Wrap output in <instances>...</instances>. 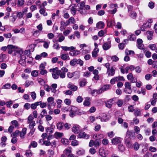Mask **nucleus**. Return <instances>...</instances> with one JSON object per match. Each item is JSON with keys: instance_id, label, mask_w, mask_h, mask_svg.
Segmentation results:
<instances>
[{"instance_id": "nucleus-1", "label": "nucleus", "mask_w": 157, "mask_h": 157, "mask_svg": "<svg viewBox=\"0 0 157 157\" xmlns=\"http://www.w3.org/2000/svg\"><path fill=\"white\" fill-rule=\"evenodd\" d=\"M131 141V138L129 137H127L126 136L125 138V143L126 144V146L130 148H131L132 147Z\"/></svg>"}, {"instance_id": "nucleus-2", "label": "nucleus", "mask_w": 157, "mask_h": 157, "mask_svg": "<svg viewBox=\"0 0 157 157\" xmlns=\"http://www.w3.org/2000/svg\"><path fill=\"white\" fill-rule=\"evenodd\" d=\"M115 72V69L112 67L109 70L107 71L106 74H108V76H112L114 75Z\"/></svg>"}, {"instance_id": "nucleus-3", "label": "nucleus", "mask_w": 157, "mask_h": 157, "mask_svg": "<svg viewBox=\"0 0 157 157\" xmlns=\"http://www.w3.org/2000/svg\"><path fill=\"white\" fill-rule=\"evenodd\" d=\"M121 138L118 137H116L112 139V143L113 145H117L121 143Z\"/></svg>"}, {"instance_id": "nucleus-4", "label": "nucleus", "mask_w": 157, "mask_h": 157, "mask_svg": "<svg viewBox=\"0 0 157 157\" xmlns=\"http://www.w3.org/2000/svg\"><path fill=\"white\" fill-rule=\"evenodd\" d=\"M71 111H72L78 115H81L82 113L79 111V109L75 106H73L71 108Z\"/></svg>"}, {"instance_id": "nucleus-5", "label": "nucleus", "mask_w": 157, "mask_h": 157, "mask_svg": "<svg viewBox=\"0 0 157 157\" xmlns=\"http://www.w3.org/2000/svg\"><path fill=\"white\" fill-rule=\"evenodd\" d=\"M111 47V44L110 42H105L102 46L103 49L105 50H108Z\"/></svg>"}, {"instance_id": "nucleus-6", "label": "nucleus", "mask_w": 157, "mask_h": 157, "mask_svg": "<svg viewBox=\"0 0 157 157\" xmlns=\"http://www.w3.org/2000/svg\"><path fill=\"white\" fill-rule=\"evenodd\" d=\"M111 85L110 84H106L103 85L101 88L102 93L105 91H107L110 89Z\"/></svg>"}, {"instance_id": "nucleus-7", "label": "nucleus", "mask_w": 157, "mask_h": 157, "mask_svg": "<svg viewBox=\"0 0 157 157\" xmlns=\"http://www.w3.org/2000/svg\"><path fill=\"white\" fill-rule=\"evenodd\" d=\"M72 130L74 133H78L79 131V126L78 125L74 124L72 128Z\"/></svg>"}, {"instance_id": "nucleus-8", "label": "nucleus", "mask_w": 157, "mask_h": 157, "mask_svg": "<svg viewBox=\"0 0 157 157\" xmlns=\"http://www.w3.org/2000/svg\"><path fill=\"white\" fill-rule=\"evenodd\" d=\"M67 87L70 90L73 91H75L77 90L78 87L75 85L72 84L71 83H69L67 85Z\"/></svg>"}, {"instance_id": "nucleus-9", "label": "nucleus", "mask_w": 157, "mask_h": 157, "mask_svg": "<svg viewBox=\"0 0 157 157\" xmlns=\"http://www.w3.org/2000/svg\"><path fill=\"white\" fill-rule=\"evenodd\" d=\"M105 24L102 21H99L96 24V28L98 29H101L104 28Z\"/></svg>"}, {"instance_id": "nucleus-10", "label": "nucleus", "mask_w": 157, "mask_h": 157, "mask_svg": "<svg viewBox=\"0 0 157 157\" xmlns=\"http://www.w3.org/2000/svg\"><path fill=\"white\" fill-rule=\"evenodd\" d=\"M15 52L14 55H16V53L21 55L23 53V51L21 49L15 46V49L14 50Z\"/></svg>"}, {"instance_id": "nucleus-11", "label": "nucleus", "mask_w": 157, "mask_h": 157, "mask_svg": "<svg viewBox=\"0 0 157 157\" xmlns=\"http://www.w3.org/2000/svg\"><path fill=\"white\" fill-rule=\"evenodd\" d=\"M99 153L101 156L106 157L108 155L107 153L105 152V151L103 148H100L99 151Z\"/></svg>"}, {"instance_id": "nucleus-12", "label": "nucleus", "mask_w": 157, "mask_h": 157, "mask_svg": "<svg viewBox=\"0 0 157 157\" xmlns=\"http://www.w3.org/2000/svg\"><path fill=\"white\" fill-rule=\"evenodd\" d=\"M127 137H129V138H134L135 136V134L132 131H128L126 133Z\"/></svg>"}, {"instance_id": "nucleus-13", "label": "nucleus", "mask_w": 157, "mask_h": 157, "mask_svg": "<svg viewBox=\"0 0 157 157\" xmlns=\"http://www.w3.org/2000/svg\"><path fill=\"white\" fill-rule=\"evenodd\" d=\"M78 137L79 138H84L88 139L89 137L88 135H86L85 132H81L78 135Z\"/></svg>"}, {"instance_id": "nucleus-14", "label": "nucleus", "mask_w": 157, "mask_h": 157, "mask_svg": "<svg viewBox=\"0 0 157 157\" xmlns=\"http://www.w3.org/2000/svg\"><path fill=\"white\" fill-rule=\"evenodd\" d=\"M109 119L108 116L105 114H103L101 117V121L102 122H106Z\"/></svg>"}, {"instance_id": "nucleus-15", "label": "nucleus", "mask_w": 157, "mask_h": 157, "mask_svg": "<svg viewBox=\"0 0 157 157\" xmlns=\"http://www.w3.org/2000/svg\"><path fill=\"white\" fill-rule=\"evenodd\" d=\"M94 145L96 147H98L101 144V140L95 138V141H94Z\"/></svg>"}, {"instance_id": "nucleus-16", "label": "nucleus", "mask_w": 157, "mask_h": 157, "mask_svg": "<svg viewBox=\"0 0 157 157\" xmlns=\"http://www.w3.org/2000/svg\"><path fill=\"white\" fill-rule=\"evenodd\" d=\"M60 71H58L56 72L52 73V76L54 79H57L59 78V74L60 73Z\"/></svg>"}, {"instance_id": "nucleus-17", "label": "nucleus", "mask_w": 157, "mask_h": 157, "mask_svg": "<svg viewBox=\"0 0 157 157\" xmlns=\"http://www.w3.org/2000/svg\"><path fill=\"white\" fill-rule=\"evenodd\" d=\"M87 100H85L83 102V105L85 106H89L90 103V98L89 97H87L86 98Z\"/></svg>"}, {"instance_id": "nucleus-18", "label": "nucleus", "mask_w": 157, "mask_h": 157, "mask_svg": "<svg viewBox=\"0 0 157 157\" xmlns=\"http://www.w3.org/2000/svg\"><path fill=\"white\" fill-rule=\"evenodd\" d=\"M6 56L5 54L1 53L0 54V62H3L6 58Z\"/></svg>"}, {"instance_id": "nucleus-19", "label": "nucleus", "mask_w": 157, "mask_h": 157, "mask_svg": "<svg viewBox=\"0 0 157 157\" xmlns=\"http://www.w3.org/2000/svg\"><path fill=\"white\" fill-rule=\"evenodd\" d=\"M64 126V123L63 122H59L58 123L56 126L58 129L61 130L63 128Z\"/></svg>"}, {"instance_id": "nucleus-20", "label": "nucleus", "mask_w": 157, "mask_h": 157, "mask_svg": "<svg viewBox=\"0 0 157 157\" xmlns=\"http://www.w3.org/2000/svg\"><path fill=\"white\" fill-rule=\"evenodd\" d=\"M99 49L98 48H95L94 51L92 52V56L93 57H96L98 56V52Z\"/></svg>"}, {"instance_id": "nucleus-21", "label": "nucleus", "mask_w": 157, "mask_h": 157, "mask_svg": "<svg viewBox=\"0 0 157 157\" xmlns=\"http://www.w3.org/2000/svg\"><path fill=\"white\" fill-rule=\"evenodd\" d=\"M128 38L129 40L132 41H135L136 39V36L134 34H132L128 36Z\"/></svg>"}, {"instance_id": "nucleus-22", "label": "nucleus", "mask_w": 157, "mask_h": 157, "mask_svg": "<svg viewBox=\"0 0 157 157\" xmlns=\"http://www.w3.org/2000/svg\"><path fill=\"white\" fill-rule=\"evenodd\" d=\"M61 141L62 144L65 145H67L69 143L68 140L65 138H62Z\"/></svg>"}, {"instance_id": "nucleus-23", "label": "nucleus", "mask_w": 157, "mask_h": 157, "mask_svg": "<svg viewBox=\"0 0 157 157\" xmlns=\"http://www.w3.org/2000/svg\"><path fill=\"white\" fill-rule=\"evenodd\" d=\"M87 83L86 82V79H83V80L79 82V85L81 87H83L85 86L86 85V83Z\"/></svg>"}, {"instance_id": "nucleus-24", "label": "nucleus", "mask_w": 157, "mask_h": 157, "mask_svg": "<svg viewBox=\"0 0 157 157\" xmlns=\"http://www.w3.org/2000/svg\"><path fill=\"white\" fill-rule=\"evenodd\" d=\"M85 151L83 149H81L76 152L77 154L78 155H81L85 154Z\"/></svg>"}, {"instance_id": "nucleus-25", "label": "nucleus", "mask_w": 157, "mask_h": 157, "mask_svg": "<svg viewBox=\"0 0 157 157\" xmlns=\"http://www.w3.org/2000/svg\"><path fill=\"white\" fill-rule=\"evenodd\" d=\"M36 45L33 44H30L29 46V53H31V52H33L34 50V48Z\"/></svg>"}, {"instance_id": "nucleus-26", "label": "nucleus", "mask_w": 157, "mask_h": 157, "mask_svg": "<svg viewBox=\"0 0 157 157\" xmlns=\"http://www.w3.org/2000/svg\"><path fill=\"white\" fill-rule=\"evenodd\" d=\"M79 52L78 50L72 51L69 52V54L71 56H77Z\"/></svg>"}, {"instance_id": "nucleus-27", "label": "nucleus", "mask_w": 157, "mask_h": 157, "mask_svg": "<svg viewBox=\"0 0 157 157\" xmlns=\"http://www.w3.org/2000/svg\"><path fill=\"white\" fill-rule=\"evenodd\" d=\"M49 131L48 134H51L53 133L54 131V128H51V127H48L46 129V132L48 133Z\"/></svg>"}, {"instance_id": "nucleus-28", "label": "nucleus", "mask_w": 157, "mask_h": 157, "mask_svg": "<svg viewBox=\"0 0 157 157\" xmlns=\"http://www.w3.org/2000/svg\"><path fill=\"white\" fill-rule=\"evenodd\" d=\"M118 148L120 151L123 152L125 150V147L122 144H120L118 146Z\"/></svg>"}, {"instance_id": "nucleus-29", "label": "nucleus", "mask_w": 157, "mask_h": 157, "mask_svg": "<svg viewBox=\"0 0 157 157\" xmlns=\"http://www.w3.org/2000/svg\"><path fill=\"white\" fill-rule=\"evenodd\" d=\"M47 113L46 110L44 109H43L40 114L41 117H40V118L41 119L42 118L45 116V115H47Z\"/></svg>"}, {"instance_id": "nucleus-30", "label": "nucleus", "mask_w": 157, "mask_h": 157, "mask_svg": "<svg viewBox=\"0 0 157 157\" xmlns=\"http://www.w3.org/2000/svg\"><path fill=\"white\" fill-rule=\"evenodd\" d=\"M130 17L133 19H135L137 16L136 13L134 11H132L130 13Z\"/></svg>"}, {"instance_id": "nucleus-31", "label": "nucleus", "mask_w": 157, "mask_h": 157, "mask_svg": "<svg viewBox=\"0 0 157 157\" xmlns=\"http://www.w3.org/2000/svg\"><path fill=\"white\" fill-rule=\"evenodd\" d=\"M25 154L27 157H30L32 156L33 153L31 150H28L26 151Z\"/></svg>"}, {"instance_id": "nucleus-32", "label": "nucleus", "mask_w": 157, "mask_h": 157, "mask_svg": "<svg viewBox=\"0 0 157 157\" xmlns=\"http://www.w3.org/2000/svg\"><path fill=\"white\" fill-rule=\"evenodd\" d=\"M77 59H74L71 60L70 62V64L71 66H74L77 64Z\"/></svg>"}, {"instance_id": "nucleus-33", "label": "nucleus", "mask_w": 157, "mask_h": 157, "mask_svg": "<svg viewBox=\"0 0 157 157\" xmlns=\"http://www.w3.org/2000/svg\"><path fill=\"white\" fill-rule=\"evenodd\" d=\"M68 58H69L68 54H63L61 56V59L64 60L67 59Z\"/></svg>"}, {"instance_id": "nucleus-34", "label": "nucleus", "mask_w": 157, "mask_h": 157, "mask_svg": "<svg viewBox=\"0 0 157 157\" xmlns=\"http://www.w3.org/2000/svg\"><path fill=\"white\" fill-rule=\"evenodd\" d=\"M38 71L37 70L33 71L31 73L32 76L34 77H36L38 75Z\"/></svg>"}, {"instance_id": "nucleus-35", "label": "nucleus", "mask_w": 157, "mask_h": 157, "mask_svg": "<svg viewBox=\"0 0 157 157\" xmlns=\"http://www.w3.org/2000/svg\"><path fill=\"white\" fill-rule=\"evenodd\" d=\"M133 147L134 149L136 151H137L139 148L140 145L137 142H136L133 144Z\"/></svg>"}, {"instance_id": "nucleus-36", "label": "nucleus", "mask_w": 157, "mask_h": 157, "mask_svg": "<svg viewBox=\"0 0 157 157\" xmlns=\"http://www.w3.org/2000/svg\"><path fill=\"white\" fill-rule=\"evenodd\" d=\"M39 12L41 14H43L44 16L47 15V13L45 12L44 8H41L39 10Z\"/></svg>"}, {"instance_id": "nucleus-37", "label": "nucleus", "mask_w": 157, "mask_h": 157, "mask_svg": "<svg viewBox=\"0 0 157 157\" xmlns=\"http://www.w3.org/2000/svg\"><path fill=\"white\" fill-rule=\"evenodd\" d=\"M7 49L8 50H14L15 49V46L13 45H8L7 46Z\"/></svg>"}, {"instance_id": "nucleus-38", "label": "nucleus", "mask_w": 157, "mask_h": 157, "mask_svg": "<svg viewBox=\"0 0 157 157\" xmlns=\"http://www.w3.org/2000/svg\"><path fill=\"white\" fill-rule=\"evenodd\" d=\"M124 85L125 86V88H127L128 89H131V84L130 83L128 82H126L125 83Z\"/></svg>"}, {"instance_id": "nucleus-39", "label": "nucleus", "mask_w": 157, "mask_h": 157, "mask_svg": "<svg viewBox=\"0 0 157 157\" xmlns=\"http://www.w3.org/2000/svg\"><path fill=\"white\" fill-rule=\"evenodd\" d=\"M85 3L86 2L85 1H83L80 2V5L81 6V7L80 8V10H82L83 9V7L85 6Z\"/></svg>"}, {"instance_id": "nucleus-40", "label": "nucleus", "mask_w": 157, "mask_h": 157, "mask_svg": "<svg viewBox=\"0 0 157 157\" xmlns=\"http://www.w3.org/2000/svg\"><path fill=\"white\" fill-rule=\"evenodd\" d=\"M63 153L65 155L68 156L71 153V151L67 149L64 150Z\"/></svg>"}, {"instance_id": "nucleus-41", "label": "nucleus", "mask_w": 157, "mask_h": 157, "mask_svg": "<svg viewBox=\"0 0 157 157\" xmlns=\"http://www.w3.org/2000/svg\"><path fill=\"white\" fill-rule=\"evenodd\" d=\"M17 17L19 19L22 18L24 15L23 13L21 12H17Z\"/></svg>"}, {"instance_id": "nucleus-42", "label": "nucleus", "mask_w": 157, "mask_h": 157, "mask_svg": "<svg viewBox=\"0 0 157 157\" xmlns=\"http://www.w3.org/2000/svg\"><path fill=\"white\" fill-rule=\"evenodd\" d=\"M55 135L57 137L60 138L62 137L63 135V133L62 132H55Z\"/></svg>"}, {"instance_id": "nucleus-43", "label": "nucleus", "mask_w": 157, "mask_h": 157, "mask_svg": "<svg viewBox=\"0 0 157 157\" xmlns=\"http://www.w3.org/2000/svg\"><path fill=\"white\" fill-rule=\"evenodd\" d=\"M149 48L153 50H155L156 47V45L155 44H150L148 46Z\"/></svg>"}, {"instance_id": "nucleus-44", "label": "nucleus", "mask_w": 157, "mask_h": 157, "mask_svg": "<svg viewBox=\"0 0 157 157\" xmlns=\"http://www.w3.org/2000/svg\"><path fill=\"white\" fill-rule=\"evenodd\" d=\"M51 88V87L48 85H45L44 86V90L48 92H49L50 91Z\"/></svg>"}, {"instance_id": "nucleus-45", "label": "nucleus", "mask_w": 157, "mask_h": 157, "mask_svg": "<svg viewBox=\"0 0 157 157\" xmlns=\"http://www.w3.org/2000/svg\"><path fill=\"white\" fill-rule=\"evenodd\" d=\"M19 132L20 131L19 130H16L14 132H13L11 134V136H12V135H13V136L14 137H16L18 136L19 133Z\"/></svg>"}, {"instance_id": "nucleus-46", "label": "nucleus", "mask_w": 157, "mask_h": 157, "mask_svg": "<svg viewBox=\"0 0 157 157\" xmlns=\"http://www.w3.org/2000/svg\"><path fill=\"white\" fill-rule=\"evenodd\" d=\"M24 108L27 110L29 109L30 107V104L29 103H26L24 105Z\"/></svg>"}, {"instance_id": "nucleus-47", "label": "nucleus", "mask_w": 157, "mask_h": 157, "mask_svg": "<svg viewBox=\"0 0 157 157\" xmlns=\"http://www.w3.org/2000/svg\"><path fill=\"white\" fill-rule=\"evenodd\" d=\"M109 143V141L107 139H104L102 140V143L104 145H107Z\"/></svg>"}, {"instance_id": "nucleus-48", "label": "nucleus", "mask_w": 157, "mask_h": 157, "mask_svg": "<svg viewBox=\"0 0 157 157\" xmlns=\"http://www.w3.org/2000/svg\"><path fill=\"white\" fill-rule=\"evenodd\" d=\"M124 101L123 100H119L118 101L117 103L118 106L119 107H121Z\"/></svg>"}, {"instance_id": "nucleus-49", "label": "nucleus", "mask_w": 157, "mask_h": 157, "mask_svg": "<svg viewBox=\"0 0 157 157\" xmlns=\"http://www.w3.org/2000/svg\"><path fill=\"white\" fill-rule=\"evenodd\" d=\"M117 77H116L111 79L110 81V83L112 84H114L116 81H117Z\"/></svg>"}, {"instance_id": "nucleus-50", "label": "nucleus", "mask_w": 157, "mask_h": 157, "mask_svg": "<svg viewBox=\"0 0 157 157\" xmlns=\"http://www.w3.org/2000/svg\"><path fill=\"white\" fill-rule=\"evenodd\" d=\"M125 44L124 43H120L118 44V48L119 49L123 50Z\"/></svg>"}, {"instance_id": "nucleus-51", "label": "nucleus", "mask_w": 157, "mask_h": 157, "mask_svg": "<svg viewBox=\"0 0 157 157\" xmlns=\"http://www.w3.org/2000/svg\"><path fill=\"white\" fill-rule=\"evenodd\" d=\"M83 100L82 98L80 96H79L76 99V101L78 103L81 102Z\"/></svg>"}, {"instance_id": "nucleus-52", "label": "nucleus", "mask_w": 157, "mask_h": 157, "mask_svg": "<svg viewBox=\"0 0 157 157\" xmlns=\"http://www.w3.org/2000/svg\"><path fill=\"white\" fill-rule=\"evenodd\" d=\"M151 24L147 22L143 24V26H144V27H146V28H150L151 26Z\"/></svg>"}, {"instance_id": "nucleus-53", "label": "nucleus", "mask_w": 157, "mask_h": 157, "mask_svg": "<svg viewBox=\"0 0 157 157\" xmlns=\"http://www.w3.org/2000/svg\"><path fill=\"white\" fill-rule=\"evenodd\" d=\"M148 6L150 8L152 9L154 7V3L152 2H150L148 3Z\"/></svg>"}, {"instance_id": "nucleus-54", "label": "nucleus", "mask_w": 157, "mask_h": 157, "mask_svg": "<svg viewBox=\"0 0 157 157\" xmlns=\"http://www.w3.org/2000/svg\"><path fill=\"white\" fill-rule=\"evenodd\" d=\"M51 144V143L48 140V141H44L43 144H42V145L44 144L46 146H50Z\"/></svg>"}, {"instance_id": "nucleus-55", "label": "nucleus", "mask_w": 157, "mask_h": 157, "mask_svg": "<svg viewBox=\"0 0 157 157\" xmlns=\"http://www.w3.org/2000/svg\"><path fill=\"white\" fill-rule=\"evenodd\" d=\"M11 124L15 126V127H17L18 125V122L16 120L13 121L11 122Z\"/></svg>"}, {"instance_id": "nucleus-56", "label": "nucleus", "mask_w": 157, "mask_h": 157, "mask_svg": "<svg viewBox=\"0 0 157 157\" xmlns=\"http://www.w3.org/2000/svg\"><path fill=\"white\" fill-rule=\"evenodd\" d=\"M78 141L77 140H74L71 142V145L73 146H76L78 145Z\"/></svg>"}, {"instance_id": "nucleus-57", "label": "nucleus", "mask_w": 157, "mask_h": 157, "mask_svg": "<svg viewBox=\"0 0 157 157\" xmlns=\"http://www.w3.org/2000/svg\"><path fill=\"white\" fill-rule=\"evenodd\" d=\"M124 91L126 94H130L132 92V90L131 89H128L127 88H125Z\"/></svg>"}, {"instance_id": "nucleus-58", "label": "nucleus", "mask_w": 157, "mask_h": 157, "mask_svg": "<svg viewBox=\"0 0 157 157\" xmlns=\"http://www.w3.org/2000/svg\"><path fill=\"white\" fill-rule=\"evenodd\" d=\"M31 145L33 147H36L37 146V143L35 141H32L31 143Z\"/></svg>"}, {"instance_id": "nucleus-59", "label": "nucleus", "mask_w": 157, "mask_h": 157, "mask_svg": "<svg viewBox=\"0 0 157 157\" xmlns=\"http://www.w3.org/2000/svg\"><path fill=\"white\" fill-rule=\"evenodd\" d=\"M135 71L136 73H140L141 71V69L139 66H137L135 67Z\"/></svg>"}, {"instance_id": "nucleus-60", "label": "nucleus", "mask_w": 157, "mask_h": 157, "mask_svg": "<svg viewBox=\"0 0 157 157\" xmlns=\"http://www.w3.org/2000/svg\"><path fill=\"white\" fill-rule=\"evenodd\" d=\"M24 0H18L17 4L19 6H22L24 4Z\"/></svg>"}, {"instance_id": "nucleus-61", "label": "nucleus", "mask_w": 157, "mask_h": 157, "mask_svg": "<svg viewBox=\"0 0 157 157\" xmlns=\"http://www.w3.org/2000/svg\"><path fill=\"white\" fill-rule=\"evenodd\" d=\"M3 35L6 38H10L12 36V35L10 33L7 34H4Z\"/></svg>"}, {"instance_id": "nucleus-62", "label": "nucleus", "mask_w": 157, "mask_h": 157, "mask_svg": "<svg viewBox=\"0 0 157 157\" xmlns=\"http://www.w3.org/2000/svg\"><path fill=\"white\" fill-rule=\"evenodd\" d=\"M152 77L151 75L150 74H147L145 75V78L147 80H149Z\"/></svg>"}, {"instance_id": "nucleus-63", "label": "nucleus", "mask_w": 157, "mask_h": 157, "mask_svg": "<svg viewBox=\"0 0 157 157\" xmlns=\"http://www.w3.org/2000/svg\"><path fill=\"white\" fill-rule=\"evenodd\" d=\"M89 152L91 154H94L95 153L96 151L94 148L92 147L90 149Z\"/></svg>"}, {"instance_id": "nucleus-64", "label": "nucleus", "mask_w": 157, "mask_h": 157, "mask_svg": "<svg viewBox=\"0 0 157 157\" xmlns=\"http://www.w3.org/2000/svg\"><path fill=\"white\" fill-rule=\"evenodd\" d=\"M65 103L67 105H69L71 104V101L69 99H66L64 100Z\"/></svg>"}]
</instances>
